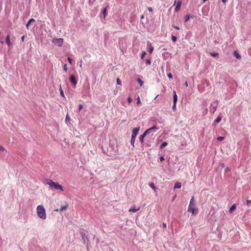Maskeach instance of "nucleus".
Here are the masks:
<instances>
[{"instance_id":"1","label":"nucleus","mask_w":251,"mask_h":251,"mask_svg":"<svg viewBox=\"0 0 251 251\" xmlns=\"http://www.w3.org/2000/svg\"><path fill=\"white\" fill-rule=\"evenodd\" d=\"M46 181L47 183L50 186L51 189L54 190H60L61 191H64L63 187L58 183L55 182L54 181L50 179H48Z\"/></svg>"},{"instance_id":"2","label":"nucleus","mask_w":251,"mask_h":251,"mask_svg":"<svg viewBox=\"0 0 251 251\" xmlns=\"http://www.w3.org/2000/svg\"><path fill=\"white\" fill-rule=\"evenodd\" d=\"M37 214L39 218L45 220L47 218L46 211L43 205H39L37 207Z\"/></svg>"},{"instance_id":"3","label":"nucleus","mask_w":251,"mask_h":251,"mask_svg":"<svg viewBox=\"0 0 251 251\" xmlns=\"http://www.w3.org/2000/svg\"><path fill=\"white\" fill-rule=\"evenodd\" d=\"M218 104V102L217 100H215L211 103L210 106L211 107L210 108V112L212 113H214L216 111Z\"/></svg>"},{"instance_id":"4","label":"nucleus","mask_w":251,"mask_h":251,"mask_svg":"<svg viewBox=\"0 0 251 251\" xmlns=\"http://www.w3.org/2000/svg\"><path fill=\"white\" fill-rule=\"evenodd\" d=\"M188 211L191 212L193 215H196L197 214L198 210L197 208L195 207V205H191V204H189Z\"/></svg>"},{"instance_id":"5","label":"nucleus","mask_w":251,"mask_h":251,"mask_svg":"<svg viewBox=\"0 0 251 251\" xmlns=\"http://www.w3.org/2000/svg\"><path fill=\"white\" fill-rule=\"evenodd\" d=\"M53 43L57 46L60 47L62 45L63 39L62 38L54 39L52 40Z\"/></svg>"},{"instance_id":"6","label":"nucleus","mask_w":251,"mask_h":251,"mask_svg":"<svg viewBox=\"0 0 251 251\" xmlns=\"http://www.w3.org/2000/svg\"><path fill=\"white\" fill-rule=\"evenodd\" d=\"M158 128L157 127H156V126H154L151 128H150L149 129H148L147 130H146L145 132V133L148 135V134H149L152 132H156V130L157 129H158Z\"/></svg>"},{"instance_id":"7","label":"nucleus","mask_w":251,"mask_h":251,"mask_svg":"<svg viewBox=\"0 0 251 251\" xmlns=\"http://www.w3.org/2000/svg\"><path fill=\"white\" fill-rule=\"evenodd\" d=\"M140 127H136V128H134L132 129V135H131V137L132 138H136V137L137 136V135L138 134V132H139V130H140Z\"/></svg>"},{"instance_id":"8","label":"nucleus","mask_w":251,"mask_h":251,"mask_svg":"<svg viewBox=\"0 0 251 251\" xmlns=\"http://www.w3.org/2000/svg\"><path fill=\"white\" fill-rule=\"evenodd\" d=\"M70 80L71 81V82L73 84V85H74V86H75L76 84H77V80L76 79H75V77L74 75H71L70 76Z\"/></svg>"},{"instance_id":"9","label":"nucleus","mask_w":251,"mask_h":251,"mask_svg":"<svg viewBox=\"0 0 251 251\" xmlns=\"http://www.w3.org/2000/svg\"><path fill=\"white\" fill-rule=\"evenodd\" d=\"M10 35L8 34L6 36V40H5L6 43L7 44V45L9 47H10L12 45V43H11V42L10 41Z\"/></svg>"},{"instance_id":"10","label":"nucleus","mask_w":251,"mask_h":251,"mask_svg":"<svg viewBox=\"0 0 251 251\" xmlns=\"http://www.w3.org/2000/svg\"><path fill=\"white\" fill-rule=\"evenodd\" d=\"M68 207V204L67 203H66L65 205H64L63 206H62L60 209H55L54 211H57V212H58V211H62L63 210H65L66 209H67Z\"/></svg>"},{"instance_id":"11","label":"nucleus","mask_w":251,"mask_h":251,"mask_svg":"<svg viewBox=\"0 0 251 251\" xmlns=\"http://www.w3.org/2000/svg\"><path fill=\"white\" fill-rule=\"evenodd\" d=\"M147 49H148V50L149 51V52L150 53H152L154 49H153V47H152V46L150 43L148 44Z\"/></svg>"},{"instance_id":"12","label":"nucleus","mask_w":251,"mask_h":251,"mask_svg":"<svg viewBox=\"0 0 251 251\" xmlns=\"http://www.w3.org/2000/svg\"><path fill=\"white\" fill-rule=\"evenodd\" d=\"M181 4V1L180 0H178L177 2L176 5L175 7V11H178L180 10Z\"/></svg>"},{"instance_id":"13","label":"nucleus","mask_w":251,"mask_h":251,"mask_svg":"<svg viewBox=\"0 0 251 251\" xmlns=\"http://www.w3.org/2000/svg\"><path fill=\"white\" fill-rule=\"evenodd\" d=\"M140 209V207H136L135 206H132L129 209V212H136Z\"/></svg>"},{"instance_id":"14","label":"nucleus","mask_w":251,"mask_h":251,"mask_svg":"<svg viewBox=\"0 0 251 251\" xmlns=\"http://www.w3.org/2000/svg\"><path fill=\"white\" fill-rule=\"evenodd\" d=\"M177 98L176 93L175 91L173 92V102L174 103H176L177 101Z\"/></svg>"},{"instance_id":"15","label":"nucleus","mask_w":251,"mask_h":251,"mask_svg":"<svg viewBox=\"0 0 251 251\" xmlns=\"http://www.w3.org/2000/svg\"><path fill=\"white\" fill-rule=\"evenodd\" d=\"M146 135H147V134H146L145 133V132H144V133L143 134H142V135H141L140 136L139 140H140V142H141V143L142 144H143V143L144 137H145V136H146Z\"/></svg>"},{"instance_id":"16","label":"nucleus","mask_w":251,"mask_h":251,"mask_svg":"<svg viewBox=\"0 0 251 251\" xmlns=\"http://www.w3.org/2000/svg\"><path fill=\"white\" fill-rule=\"evenodd\" d=\"M149 186L154 190V192H156L157 188L155 186L154 184L152 182H151L149 183Z\"/></svg>"},{"instance_id":"17","label":"nucleus","mask_w":251,"mask_h":251,"mask_svg":"<svg viewBox=\"0 0 251 251\" xmlns=\"http://www.w3.org/2000/svg\"><path fill=\"white\" fill-rule=\"evenodd\" d=\"M233 55L237 59H240L241 58V55L237 52V51L233 52Z\"/></svg>"},{"instance_id":"18","label":"nucleus","mask_w":251,"mask_h":251,"mask_svg":"<svg viewBox=\"0 0 251 251\" xmlns=\"http://www.w3.org/2000/svg\"><path fill=\"white\" fill-rule=\"evenodd\" d=\"M35 22V20L34 19H30L28 22H27V23L26 24V28L28 29V26L29 25H30V24L32 23V22Z\"/></svg>"},{"instance_id":"19","label":"nucleus","mask_w":251,"mask_h":251,"mask_svg":"<svg viewBox=\"0 0 251 251\" xmlns=\"http://www.w3.org/2000/svg\"><path fill=\"white\" fill-rule=\"evenodd\" d=\"M181 187V183L180 182H176L175 184L174 189L180 188Z\"/></svg>"},{"instance_id":"20","label":"nucleus","mask_w":251,"mask_h":251,"mask_svg":"<svg viewBox=\"0 0 251 251\" xmlns=\"http://www.w3.org/2000/svg\"><path fill=\"white\" fill-rule=\"evenodd\" d=\"M236 209V205L235 204H233L230 208L229 212L230 213H232L233 210H234Z\"/></svg>"},{"instance_id":"21","label":"nucleus","mask_w":251,"mask_h":251,"mask_svg":"<svg viewBox=\"0 0 251 251\" xmlns=\"http://www.w3.org/2000/svg\"><path fill=\"white\" fill-rule=\"evenodd\" d=\"M137 81L139 83L141 86H142L144 84L143 81H142L140 78H137Z\"/></svg>"},{"instance_id":"22","label":"nucleus","mask_w":251,"mask_h":251,"mask_svg":"<svg viewBox=\"0 0 251 251\" xmlns=\"http://www.w3.org/2000/svg\"><path fill=\"white\" fill-rule=\"evenodd\" d=\"M194 202H195V200H194V197H193L191 199V200H190V204H191V205H194Z\"/></svg>"},{"instance_id":"23","label":"nucleus","mask_w":251,"mask_h":251,"mask_svg":"<svg viewBox=\"0 0 251 251\" xmlns=\"http://www.w3.org/2000/svg\"><path fill=\"white\" fill-rule=\"evenodd\" d=\"M135 138H132L131 137V141H130V143H131V144L132 145V146L133 147H134V142H135Z\"/></svg>"},{"instance_id":"24","label":"nucleus","mask_w":251,"mask_h":251,"mask_svg":"<svg viewBox=\"0 0 251 251\" xmlns=\"http://www.w3.org/2000/svg\"><path fill=\"white\" fill-rule=\"evenodd\" d=\"M168 145V143L166 142H163L161 145L160 146V149H163L165 147Z\"/></svg>"},{"instance_id":"25","label":"nucleus","mask_w":251,"mask_h":251,"mask_svg":"<svg viewBox=\"0 0 251 251\" xmlns=\"http://www.w3.org/2000/svg\"><path fill=\"white\" fill-rule=\"evenodd\" d=\"M221 121V118L220 116H218L216 119L215 120V123H219Z\"/></svg>"},{"instance_id":"26","label":"nucleus","mask_w":251,"mask_h":251,"mask_svg":"<svg viewBox=\"0 0 251 251\" xmlns=\"http://www.w3.org/2000/svg\"><path fill=\"white\" fill-rule=\"evenodd\" d=\"M210 55L213 57H216L219 55V54L217 52H211Z\"/></svg>"},{"instance_id":"27","label":"nucleus","mask_w":251,"mask_h":251,"mask_svg":"<svg viewBox=\"0 0 251 251\" xmlns=\"http://www.w3.org/2000/svg\"><path fill=\"white\" fill-rule=\"evenodd\" d=\"M60 95H61V96L62 97H63V98H65V96H64L63 90H62V89L61 88V85H60Z\"/></svg>"},{"instance_id":"28","label":"nucleus","mask_w":251,"mask_h":251,"mask_svg":"<svg viewBox=\"0 0 251 251\" xmlns=\"http://www.w3.org/2000/svg\"><path fill=\"white\" fill-rule=\"evenodd\" d=\"M189 18H190V17H189V15H186L184 17L185 22H187L189 20Z\"/></svg>"},{"instance_id":"29","label":"nucleus","mask_w":251,"mask_h":251,"mask_svg":"<svg viewBox=\"0 0 251 251\" xmlns=\"http://www.w3.org/2000/svg\"><path fill=\"white\" fill-rule=\"evenodd\" d=\"M177 38L176 36L172 35V40L174 42H176V41Z\"/></svg>"},{"instance_id":"30","label":"nucleus","mask_w":251,"mask_h":251,"mask_svg":"<svg viewBox=\"0 0 251 251\" xmlns=\"http://www.w3.org/2000/svg\"><path fill=\"white\" fill-rule=\"evenodd\" d=\"M106 7L104 8L103 10V16H104V18H105V15L106 14Z\"/></svg>"},{"instance_id":"31","label":"nucleus","mask_w":251,"mask_h":251,"mask_svg":"<svg viewBox=\"0 0 251 251\" xmlns=\"http://www.w3.org/2000/svg\"><path fill=\"white\" fill-rule=\"evenodd\" d=\"M224 139V137H222V136H219V137H217V140L220 141L223 140Z\"/></svg>"},{"instance_id":"32","label":"nucleus","mask_w":251,"mask_h":251,"mask_svg":"<svg viewBox=\"0 0 251 251\" xmlns=\"http://www.w3.org/2000/svg\"><path fill=\"white\" fill-rule=\"evenodd\" d=\"M146 63L148 64V65H150L151 64V60L150 59H147L146 60Z\"/></svg>"},{"instance_id":"33","label":"nucleus","mask_w":251,"mask_h":251,"mask_svg":"<svg viewBox=\"0 0 251 251\" xmlns=\"http://www.w3.org/2000/svg\"><path fill=\"white\" fill-rule=\"evenodd\" d=\"M117 83L120 85H122L121 81L119 78H117Z\"/></svg>"},{"instance_id":"34","label":"nucleus","mask_w":251,"mask_h":251,"mask_svg":"<svg viewBox=\"0 0 251 251\" xmlns=\"http://www.w3.org/2000/svg\"><path fill=\"white\" fill-rule=\"evenodd\" d=\"M127 101H128V102L129 103H130L132 102V98H131V97H128L127 98Z\"/></svg>"},{"instance_id":"35","label":"nucleus","mask_w":251,"mask_h":251,"mask_svg":"<svg viewBox=\"0 0 251 251\" xmlns=\"http://www.w3.org/2000/svg\"><path fill=\"white\" fill-rule=\"evenodd\" d=\"M63 69L64 70V71L65 72H67V70H68V68H67V65L66 64H65L63 66Z\"/></svg>"},{"instance_id":"36","label":"nucleus","mask_w":251,"mask_h":251,"mask_svg":"<svg viewBox=\"0 0 251 251\" xmlns=\"http://www.w3.org/2000/svg\"><path fill=\"white\" fill-rule=\"evenodd\" d=\"M140 103H141V100L140 97L138 96L137 99V104H139Z\"/></svg>"},{"instance_id":"37","label":"nucleus","mask_w":251,"mask_h":251,"mask_svg":"<svg viewBox=\"0 0 251 251\" xmlns=\"http://www.w3.org/2000/svg\"><path fill=\"white\" fill-rule=\"evenodd\" d=\"M83 108V105L81 104H79V105H78V110L79 111H81V109H82Z\"/></svg>"},{"instance_id":"38","label":"nucleus","mask_w":251,"mask_h":251,"mask_svg":"<svg viewBox=\"0 0 251 251\" xmlns=\"http://www.w3.org/2000/svg\"><path fill=\"white\" fill-rule=\"evenodd\" d=\"M251 204V200H247V204L249 206Z\"/></svg>"},{"instance_id":"39","label":"nucleus","mask_w":251,"mask_h":251,"mask_svg":"<svg viewBox=\"0 0 251 251\" xmlns=\"http://www.w3.org/2000/svg\"><path fill=\"white\" fill-rule=\"evenodd\" d=\"M5 151V149L0 145V151Z\"/></svg>"},{"instance_id":"40","label":"nucleus","mask_w":251,"mask_h":251,"mask_svg":"<svg viewBox=\"0 0 251 251\" xmlns=\"http://www.w3.org/2000/svg\"><path fill=\"white\" fill-rule=\"evenodd\" d=\"M68 60L69 62L71 64H72V61H73V60H72V59L70 57H68Z\"/></svg>"},{"instance_id":"41","label":"nucleus","mask_w":251,"mask_h":251,"mask_svg":"<svg viewBox=\"0 0 251 251\" xmlns=\"http://www.w3.org/2000/svg\"><path fill=\"white\" fill-rule=\"evenodd\" d=\"M172 108L174 110H175L176 109V103H174V105L172 107Z\"/></svg>"},{"instance_id":"42","label":"nucleus","mask_w":251,"mask_h":251,"mask_svg":"<svg viewBox=\"0 0 251 251\" xmlns=\"http://www.w3.org/2000/svg\"><path fill=\"white\" fill-rule=\"evenodd\" d=\"M145 55H146V52H142V54L141 55V58L143 59Z\"/></svg>"},{"instance_id":"43","label":"nucleus","mask_w":251,"mask_h":251,"mask_svg":"<svg viewBox=\"0 0 251 251\" xmlns=\"http://www.w3.org/2000/svg\"><path fill=\"white\" fill-rule=\"evenodd\" d=\"M168 77L169 78H173V75H172L171 73H169V74H168Z\"/></svg>"},{"instance_id":"44","label":"nucleus","mask_w":251,"mask_h":251,"mask_svg":"<svg viewBox=\"0 0 251 251\" xmlns=\"http://www.w3.org/2000/svg\"><path fill=\"white\" fill-rule=\"evenodd\" d=\"M172 26L175 28V29H177V30H179V27H178V26H175L174 25H173Z\"/></svg>"},{"instance_id":"45","label":"nucleus","mask_w":251,"mask_h":251,"mask_svg":"<svg viewBox=\"0 0 251 251\" xmlns=\"http://www.w3.org/2000/svg\"><path fill=\"white\" fill-rule=\"evenodd\" d=\"M164 159H164V156H161V157H160V161L161 162H162V161H164Z\"/></svg>"},{"instance_id":"46","label":"nucleus","mask_w":251,"mask_h":251,"mask_svg":"<svg viewBox=\"0 0 251 251\" xmlns=\"http://www.w3.org/2000/svg\"><path fill=\"white\" fill-rule=\"evenodd\" d=\"M163 227L164 228H166V227H167V225L166 223H163Z\"/></svg>"},{"instance_id":"47","label":"nucleus","mask_w":251,"mask_h":251,"mask_svg":"<svg viewBox=\"0 0 251 251\" xmlns=\"http://www.w3.org/2000/svg\"><path fill=\"white\" fill-rule=\"evenodd\" d=\"M70 120V117H69V116L68 115H66V120Z\"/></svg>"},{"instance_id":"48","label":"nucleus","mask_w":251,"mask_h":251,"mask_svg":"<svg viewBox=\"0 0 251 251\" xmlns=\"http://www.w3.org/2000/svg\"><path fill=\"white\" fill-rule=\"evenodd\" d=\"M25 40V35H23L21 38V40L22 42H24Z\"/></svg>"},{"instance_id":"49","label":"nucleus","mask_w":251,"mask_h":251,"mask_svg":"<svg viewBox=\"0 0 251 251\" xmlns=\"http://www.w3.org/2000/svg\"><path fill=\"white\" fill-rule=\"evenodd\" d=\"M148 10L150 12H152V9L151 7L148 8Z\"/></svg>"},{"instance_id":"50","label":"nucleus","mask_w":251,"mask_h":251,"mask_svg":"<svg viewBox=\"0 0 251 251\" xmlns=\"http://www.w3.org/2000/svg\"><path fill=\"white\" fill-rule=\"evenodd\" d=\"M230 171V169H229V168H228V167H227V168H226L225 169V171H226V172H227V171Z\"/></svg>"},{"instance_id":"51","label":"nucleus","mask_w":251,"mask_h":251,"mask_svg":"<svg viewBox=\"0 0 251 251\" xmlns=\"http://www.w3.org/2000/svg\"><path fill=\"white\" fill-rule=\"evenodd\" d=\"M185 85L186 87H187V86H188V83H187V81H186V82H185Z\"/></svg>"},{"instance_id":"52","label":"nucleus","mask_w":251,"mask_h":251,"mask_svg":"<svg viewBox=\"0 0 251 251\" xmlns=\"http://www.w3.org/2000/svg\"><path fill=\"white\" fill-rule=\"evenodd\" d=\"M222 0L223 2L226 3L227 0Z\"/></svg>"},{"instance_id":"53","label":"nucleus","mask_w":251,"mask_h":251,"mask_svg":"<svg viewBox=\"0 0 251 251\" xmlns=\"http://www.w3.org/2000/svg\"><path fill=\"white\" fill-rule=\"evenodd\" d=\"M221 166H222V167H225V165H224V164H222L221 165Z\"/></svg>"},{"instance_id":"54","label":"nucleus","mask_w":251,"mask_h":251,"mask_svg":"<svg viewBox=\"0 0 251 251\" xmlns=\"http://www.w3.org/2000/svg\"><path fill=\"white\" fill-rule=\"evenodd\" d=\"M80 68H81V67H82V64H81L80 65Z\"/></svg>"},{"instance_id":"55","label":"nucleus","mask_w":251,"mask_h":251,"mask_svg":"<svg viewBox=\"0 0 251 251\" xmlns=\"http://www.w3.org/2000/svg\"><path fill=\"white\" fill-rule=\"evenodd\" d=\"M143 18H144V16H142L141 17V19H143Z\"/></svg>"},{"instance_id":"56","label":"nucleus","mask_w":251,"mask_h":251,"mask_svg":"<svg viewBox=\"0 0 251 251\" xmlns=\"http://www.w3.org/2000/svg\"><path fill=\"white\" fill-rule=\"evenodd\" d=\"M1 43L3 44V41H1L0 42Z\"/></svg>"}]
</instances>
